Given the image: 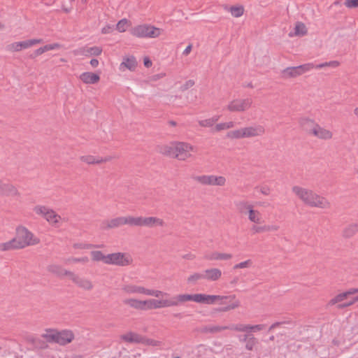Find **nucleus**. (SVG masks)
Wrapping results in <instances>:
<instances>
[{"instance_id": "obj_11", "label": "nucleus", "mask_w": 358, "mask_h": 358, "mask_svg": "<svg viewBox=\"0 0 358 358\" xmlns=\"http://www.w3.org/2000/svg\"><path fill=\"white\" fill-rule=\"evenodd\" d=\"M315 65L313 63H307L297 66H291L285 69L282 71V78L285 79L294 78L311 71Z\"/></svg>"}, {"instance_id": "obj_18", "label": "nucleus", "mask_w": 358, "mask_h": 358, "mask_svg": "<svg viewBox=\"0 0 358 358\" xmlns=\"http://www.w3.org/2000/svg\"><path fill=\"white\" fill-rule=\"evenodd\" d=\"M121 291L123 294L127 295L137 294L145 295V287L132 283H125L122 285Z\"/></svg>"}, {"instance_id": "obj_62", "label": "nucleus", "mask_w": 358, "mask_h": 358, "mask_svg": "<svg viewBox=\"0 0 358 358\" xmlns=\"http://www.w3.org/2000/svg\"><path fill=\"white\" fill-rule=\"evenodd\" d=\"M259 192L264 195H269L271 193V189L268 186H263L260 187Z\"/></svg>"}, {"instance_id": "obj_28", "label": "nucleus", "mask_w": 358, "mask_h": 358, "mask_svg": "<svg viewBox=\"0 0 358 358\" xmlns=\"http://www.w3.org/2000/svg\"><path fill=\"white\" fill-rule=\"evenodd\" d=\"M79 78L85 84H95L100 80V76L92 72H84Z\"/></svg>"}, {"instance_id": "obj_4", "label": "nucleus", "mask_w": 358, "mask_h": 358, "mask_svg": "<svg viewBox=\"0 0 358 358\" xmlns=\"http://www.w3.org/2000/svg\"><path fill=\"white\" fill-rule=\"evenodd\" d=\"M266 134L265 127L255 124L248 127L239 128L238 129L229 131L227 134V137L230 139H242L257 138L264 136Z\"/></svg>"}, {"instance_id": "obj_12", "label": "nucleus", "mask_w": 358, "mask_h": 358, "mask_svg": "<svg viewBox=\"0 0 358 358\" xmlns=\"http://www.w3.org/2000/svg\"><path fill=\"white\" fill-rule=\"evenodd\" d=\"M133 259L129 253L114 252L108 255L107 264L115 265L118 266H127L131 264Z\"/></svg>"}, {"instance_id": "obj_33", "label": "nucleus", "mask_w": 358, "mask_h": 358, "mask_svg": "<svg viewBox=\"0 0 358 358\" xmlns=\"http://www.w3.org/2000/svg\"><path fill=\"white\" fill-rule=\"evenodd\" d=\"M238 212L243 215H247L253 206L247 201H240L236 203Z\"/></svg>"}, {"instance_id": "obj_13", "label": "nucleus", "mask_w": 358, "mask_h": 358, "mask_svg": "<svg viewBox=\"0 0 358 358\" xmlns=\"http://www.w3.org/2000/svg\"><path fill=\"white\" fill-rule=\"evenodd\" d=\"M194 150V147L189 143L183 142L175 143L174 157L179 160L185 161L191 157L190 152Z\"/></svg>"}, {"instance_id": "obj_40", "label": "nucleus", "mask_w": 358, "mask_h": 358, "mask_svg": "<svg viewBox=\"0 0 358 358\" xmlns=\"http://www.w3.org/2000/svg\"><path fill=\"white\" fill-rule=\"evenodd\" d=\"M50 209L45 206L37 205L34 207L33 210L36 215H41L45 219Z\"/></svg>"}, {"instance_id": "obj_32", "label": "nucleus", "mask_w": 358, "mask_h": 358, "mask_svg": "<svg viewBox=\"0 0 358 358\" xmlns=\"http://www.w3.org/2000/svg\"><path fill=\"white\" fill-rule=\"evenodd\" d=\"M15 250H20V248L16 244V241L14 238H12L7 242L0 243V252H6Z\"/></svg>"}, {"instance_id": "obj_10", "label": "nucleus", "mask_w": 358, "mask_h": 358, "mask_svg": "<svg viewBox=\"0 0 358 358\" xmlns=\"http://www.w3.org/2000/svg\"><path fill=\"white\" fill-rule=\"evenodd\" d=\"M252 103L251 98L235 99L229 102L225 109L230 113H243L252 107Z\"/></svg>"}, {"instance_id": "obj_21", "label": "nucleus", "mask_w": 358, "mask_h": 358, "mask_svg": "<svg viewBox=\"0 0 358 358\" xmlns=\"http://www.w3.org/2000/svg\"><path fill=\"white\" fill-rule=\"evenodd\" d=\"M46 271L56 275L57 277L62 278L67 276L69 278L71 271L64 268L61 265L57 264H50L46 266Z\"/></svg>"}, {"instance_id": "obj_61", "label": "nucleus", "mask_w": 358, "mask_h": 358, "mask_svg": "<svg viewBox=\"0 0 358 358\" xmlns=\"http://www.w3.org/2000/svg\"><path fill=\"white\" fill-rule=\"evenodd\" d=\"M289 324V321L276 322L270 326L269 331H271V330L280 327L281 324Z\"/></svg>"}, {"instance_id": "obj_59", "label": "nucleus", "mask_w": 358, "mask_h": 358, "mask_svg": "<svg viewBox=\"0 0 358 358\" xmlns=\"http://www.w3.org/2000/svg\"><path fill=\"white\" fill-rule=\"evenodd\" d=\"M280 229V227L276 224L266 225V232L277 231Z\"/></svg>"}, {"instance_id": "obj_63", "label": "nucleus", "mask_w": 358, "mask_h": 358, "mask_svg": "<svg viewBox=\"0 0 358 358\" xmlns=\"http://www.w3.org/2000/svg\"><path fill=\"white\" fill-rule=\"evenodd\" d=\"M113 30V27L111 25H106L101 29V33L103 34H109Z\"/></svg>"}, {"instance_id": "obj_51", "label": "nucleus", "mask_w": 358, "mask_h": 358, "mask_svg": "<svg viewBox=\"0 0 358 358\" xmlns=\"http://www.w3.org/2000/svg\"><path fill=\"white\" fill-rule=\"evenodd\" d=\"M73 248L74 249L87 250V249H90V248H100V246L94 245L92 244L83 243H74L73 245Z\"/></svg>"}, {"instance_id": "obj_14", "label": "nucleus", "mask_w": 358, "mask_h": 358, "mask_svg": "<svg viewBox=\"0 0 358 358\" xmlns=\"http://www.w3.org/2000/svg\"><path fill=\"white\" fill-rule=\"evenodd\" d=\"M310 136L324 141H331L334 138V132L331 129L322 127L318 123L311 129Z\"/></svg>"}, {"instance_id": "obj_30", "label": "nucleus", "mask_w": 358, "mask_h": 358, "mask_svg": "<svg viewBox=\"0 0 358 358\" xmlns=\"http://www.w3.org/2000/svg\"><path fill=\"white\" fill-rule=\"evenodd\" d=\"M232 258V255L229 253L212 252L206 254L204 259L206 260H229Z\"/></svg>"}, {"instance_id": "obj_35", "label": "nucleus", "mask_w": 358, "mask_h": 358, "mask_svg": "<svg viewBox=\"0 0 358 358\" xmlns=\"http://www.w3.org/2000/svg\"><path fill=\"white\" fill-rule=\"evenodd\" d=\"M92 259L94 262H102L107 264L108 263V255H105L100 250H93L90 252Z\"/></svg>"}, {"instance_id": "obj_45", "label": "nucleus", "mask_w": 358, "mask_h": 358, "mask_svg": "<svg viewBox=\"0 0 358 358\" xmlns=\"http://www.w3.org/2000/svg\"><path fill=\"white\" fill-rule=\"evenodd\" d=\"M102 52V49L100 47L98 46H94L92 48H89L87 50H85L83 52V54L85 56L88 55H94V56H99Z\"/></svg>"}, {"instance_id": "obj_31", "label": "nucleus", "mask_w": 358, "mask_h": 358, "mask_svg": "<svg viewBox=\"0 0 358 358\" xmlns=\"http://www.w3.org/2000/svg\"><path fill=\"white\" fill-rule=\"evenodd\" d=\"M45 220L53 227H57L62 217L54 210L50 209V212L46 215Z\"/></svg>"}, {"instance_id": "obj_1", "label": "nucleus", "mask_w": 358, "mask_h": 358, "mask_svg": "<svg viewBox=\"0 0 358 358\" xmlns=\"http://www.w3.org/2000/svg\"><path fill=\"white\" fill-rule=\"evenodd\" d=\"M194 301L199 303H203L211 305L219 301L220 304H224L228 301L229 304L227 306L222 307L219 309L220 311L227 312L231 310H234L241 306V302L236 299L235 294L231 295H210L205 294H180L172 296V302L176 303L173 306H178L180 303L187 301Z\"/></svg>"}, {"instance_id": "obj_20", "label": "nucleus", "mask_w": 358, "mask_h": 358, "mask_svg": "<svg viewBox=\"0 0 358 358\" xmlns=\"http://www.w3.org/2000/svg\"><path fill=\"white\" fill-rule=\"evenodd\" d=\"M264 327H265L264 324L251 325V324L238 323V324H235V326L233 327L232 328L234 329V331H235L250 333V332H256V331H262L264 329Z\"/></svg>"}, {"instance_id": "obj_19", "label": "nucleus", "mask_w": 358, "mask_h": 358, "mask_svg": "<svg viewBox=\"0 0 358 358\" xmlns=\"http://www.w3.org/2000/svg\"><path fill=\"white\" fill-rule=\"evenodd\" d=\"M358 234V222H350L342 229L341 237L345 239H351Z\"/></svg>"}, {"instance_id": "obj_64", "label": "nucleus", "mask_w": 358, "mask_h": 358, "mask_svg": "<svg viewBox=\"0 0 358 358\" xmlns=\"http://www.w3.org/2000/svg\"><path fill=\"white\" fill-rule=\"evenodd\" d=\"M358 293V287L357 288H350L348 291L345 292L346 296L348 297L350 295H352Z\"/></svg>"}, {"instance_id": "obj_55", "label": "nucleus", "mask_w": 358, "mask_h": 358, "mask_svg": "<svg viewBox=\"0 0 358 358\" xmlns=\"http://www.w3.org/2000/svg\"><path fill=\"white\" fill-rule=\"evenodd\" d=\"M345 6L349 8H355L358 7V0H346L344 3Z\"/></svg>"}, {"instance_id": "obj_8", "label": "nucleus", "mask_w": 358, "mask_h": 358, "mask_svg": "<svg viewBox=\"0 0 358 358\" xmlns=\"http://www.w3.org/2000/svg\"><path fill=\"white\" fill-rule=\"evenodd\" d=\"M132 227H145L148 228L164 227L166 225L163 219L158 217L132 216Z\"/></svg>"}, {"instance_id": "obj_36", "label": "nucleus", "mask_w": 358, "mask_h": 358, "mask_svg": "<svg viewBox=\"0 0 358 358\" xmlns=\"http://www.w3.org/2000/svg\"><path fill=\"white\" fill-rule=\"evenodd\" d=\"M41 336L48 343H57V331L55 329H47Z\"/></svg>"}, {"instance_id": "obj_6", "label": "nucleus", "mask_w": 358, "mask_h": 358, "mask_svg": "<svg viewBox=\"0 0 358 358\" xmlns=\"http://www.w3.org/2000/svg\"><path fill=\"white\" fill-rule=\"evenodd\" d=\"M163 30L151 24H143L133 27L130 32L137 38H155L159 37Z\"/></svg>"}, {"instance_id": "obj_44", "label": "nucleus", "mask_w": 358, "mask_h": 358, "mask_svg": "<svg viewBox=\"0 0 358 358\" xmlns=\"http://www.w3.org/2000/svg\"><path fill=\"white\" fill-rule=\"evenodd\" d=\"M131 26V22L126 18L122 19L116 24V29L119 32H124Z\"/></svg>"}, {"instance_id": "obj_9", "label": "nucleus", "mask_w": 358, "mask_h": 358, "mask_svg": "<svg viewBox=\"0 0 358 358\" xmlns=\"http://www.w3.org/2000/svg\"><path fill=\"white\" fill-rule=\"evenodd\" d=\"M132 216H120L113 217L112 219L104 220L101 224V229L106 231L119 228L124 225H129L132 227Z\"/></svg>"}, {"instance_id": "obj_53", "label": "nucleus", "mask_w": 358, "mask_h": 358, "mask_svg": "<svg viewBox=\"0 0 358 358\" xmlns=\"http://www.w3.org/2000/svg\"><path fill=\"white\" fill-rule=\"evenodd\" d=\"M253 234H261L266 232V225L254 224L251 228Z\"/></svg>"}, {"instance_id": "obj_23", "label": "nucleus", "mask_w": 358, "mask_h": 358, "mask_svg": "<svg viewBox=\"0 0 358 358\" xmlns=\"http://www.w3.org/2000/svg\"><path fill=\"white\" fill-rule=\"evenodd\" d=\"M235 326V324H231L228 326H221V325H214L210 324L206 325L201 329V332L205 334H217L222 331L229 329L234 331L233 327Z\"/></svg>"}, {"instance_id": "obj_17", "label": "nucleus", "mask_w": 358, "mask_h": 358, "mask_svg": "<svg viewBox=\"0 0 358 358\" xmlns=\"http://www.w3.org/2000/svg\"><path fill=\"white\" fill-rule=\"evenodd\" d=\"M69 279L80 289L85 291H91L94 288V284L91 280L80 276L71 271Z\"/></svg>"}, {"instance_id": "obj_24", "label": "nucleus", "mask_w": 358, "mask_h": 358, "mask_svg": "<svg viewBox=\"0 0 358 358\" xmlns=\"http://www.w3.org/2000/svg\"><path fill=\"white\" fill-rule=\"evenodd\" d=\"M143 336L134 331H128L120 336V339L129 343H141Z\"/></svg>"}, {"instance_id": "obj_7", "label": "nucleus", "mask_w": 358, "mask_h": 358, "mask_svg": "<svg viewBox=\"0 0 358 358\" xmlns=\"http://www.w3.org/2000/svg\"><path fill=\"white\" fill-rule=\"evenodd\" d=\"M191 178L197 183L205 186L223 187L227 183V179L222 176L215 175H192Z\"/></svg>"}, {"instance_id": "obj_54", "label": "nucleus", "mask_w": 358, "mask_h": 358, "mask_svg": "<svg viewBox=\"0 0 358 358\" xmlns=\"http://www.w3.org/2000/svg\"><path fill=\"white\" fill-rule=\"evenodd\" d=\"M194 84L195 83L193 80H188L180 87V89L182 92H185L188 89L191 88L192 87H193Z\"/></svg>"}, {"instance_id": "obj_58", "label": "nucleus", "mask_w": 358, "mask_h": 358, "mask_svg": "<svg viewBox=\"0 0 358 358\" xmlns=\"http://www.w3.org/2000/svg\"><path fill=\"white\" fill-rule=\"evenodd\" d=\"M254 336L251 334L247 333L243 336L239 337L240 342H245V343Z\"/></svg>"}, {"instance_id": "obj_34", "label": "nucleus", "mask_w": 358, "mask_h": 358, "mask_svg": "<svg viewBox=\"0 0 358 358\" xmlns=\"http://www.w3.org/2000/svg\"><path fill=\"white\" fill-rule=\"evenodd\" d=\"M205 280L203 272H194L189 275L187 278V282L189 285H196L199 281Z\"/></svg>"}, {"instance_id": "obj_39", "label": "nucleus", "mask_w": 358, "mask_h": 358, "mask_svg": "<svg viewBox=\"0 0 358 358\" xmlns=\"http://www.w3.org/2000/svg\"><path fill=\"white\" fill-rule=\"evenodd\" d=\"M219 118H220V116L216 115V116H213L210 118L199 120L198 123H199V125L201 127L208 128V127H213L214 125V124L218 121Z\"/></svg>"}, {"instance_id": "obj_27", "label": "nucleus", "mask_w": 358, "mask_h": 358, "mask_svg": "<svg viewBox=\"0 0 358 358\" xmlns=\"http://www.w3.org/2000/svg\"><path fill=\"white\" fill-rule=\"evenodd\" d=\"M247 215L248 220L254 224H261L264 222L262 213L258 210L254 209V206L249 210Z\"/></svg>"}, {"instance_id": "obj_3", "label": "nucleus", "mask_w": 358, "mask_h": 358, "mask_svg": "<svg viewBox=\"0 0 358 358\" xmlns=\"http://www.w3.org/2000/svg\"><path fill=\"white\" fill-rule=\"evenodd\" d=\"M123 303L136 310H146L171 307L176 303L172 302V297H171L169 299H150L143 301L135 298H128L123 300Z\"/></svg>"}, {"instance_id": "obj_22", "label": "nucleus", "mask_w": 358, "mask_h": 358, "mask_svg": "<svg viewBox=\"0 0 358 358\" xmlns=\"http://www.w3.org/2000/svg\"><path fill=\"white\" fill-rule=\"evenodd\" d=\"M74 339V334L71 330L57 331V343L60 345H66Z\"/></svg>"}, {"instance_id": "obj_50", "label": "nucleus", "mask_w": 358, "mask_h": 358, "mask_svg": "<svg viewBox=\"0 0 358 358\" xmlns=\"http://www.w3.org/2000/svg\"><path fill=\"white\" fill-rule=\"evenodd\" d=\"M161 342L159 341H156L154 339L146 338L145 336L142 337V342L141 344H143L145 345H151V346H160Z\"/></svg>"}, {"instance_id": "obj_5", "label": "nucleus", "mask_w": 358, "mask_h": 358, "mask_svg": "<svg viewBox=\"0 0 358 358\" xmlns=\"http://www.w3.org/2000/svg\"><path fill=\"white\" fill-rule=\"evenodd\" d=\"M20 249L25 248L39 243V238L23 226H19L16 229V235L13 238Z\"/></svg>"}, {"instance_id": "obj_25", "label": "nucleus", "mask_w": 358, "mask_h": 358, "mask_svg": "<svg viewBox=\"0 0 358 358\" xmlns=\"http://www.w3.org/2000/svg\"><path fill=\"white\" fill-rule=\"evenodd\" d=\"M204 278L208 281H217L222 276V271L217 268H210L203 271Z\"/></svg>"}, {"instance_id": "obj_37", "label": "nucleus", "mask_w": 358, "mask_h": 358, "mask_svg": "<svg viewBox=\"0 0 358 358\" xmlns=\"http://www.w3.org/2000/svg\"><path fill=\"white\" fill-rule=\"evenodd\" d=\"M306 34H307V29H306L305 24L302 22H299L295 25L294 33V34L289 33V36L291 37L293 36H302L306 35Z\"/></svg>"}, {"instance_id": "obj_56", "label": "nucleus", "mask_w": 358, "mask_h": 358, "mask_svg": "<svg viewBox=\"0 0 358 358\" xmlns=\"http://www.w3.org/2000/svg\"><path fill=\"white\" fill-rule=\"evenodd\" d=\"M44 46L45 48L46 52L49 51V50L59 49V48H61L62 47V45L61 44L58 43H52V44H48V45H45Z\"/></svg>"}, {"instance_id": "obj_57", "label": "nucleus", "mask_w": 358, "mask_h": 358, "mask_svg": "<svg viewBox=\"0 0 358 358\" xmlns=\"http://www.w3.org/2000/svg\"><path fill=\"white\" fill-rule=\"evenodd\" d=\"M46 52L45 46L41 47L38 49L36 50L34 54L31 56L32 58H34L37 56H39Z\"/></svg>"}, {"instance_id": "obj_38", "label": "nucleus", "mask_w": 358, "mask_h": 358, "mask_svg": "<svg viewBox=\"0 0 358 358\" xmlns=\"http://www.w3.org/2000/svg\"><path fill=\"white\" fill-rule=\"evenodd\" d=\"M159 152H160V153H162L163 155L171 156V157H174L175 143H171L170 145H162L161 147H159Z\"/></svg>"}, {"instance_id": "obj_29", "label": "nucleus", "mask_w": 358, "mask_h": 358, "mask_svg": "<svg viewBox=\"0 0 358 358\" xmlns=\"http://www.w3.org/2000/svg\"><path fill=\"white\" fill-rule=\"evenodd\" d=\"M300 126L309 134L313 128L317 124V122L313 119L307 117H301L299 120Z\"/></svg>"}, {"instance_id": "obj_42", "label": "nucleus", "mask_w": 358, "mask_h": 358, "mask_svg": "<svg viewBox=\"0 0 358 358\" xmlns=\"http://www.w3.org/2000/svg\"><path fill=\"white\" fill-rule=\"evenodd\" d=\"M229 11L234 17H240L244 13V7L243 6H233L229 8Z\"/></svg>"}, {"instance_id": "obj_60", "label": "nucleus", "mask_w": 358, "mask_h": 358, "mask_svg": "<svg viewBox=\"0 0 358 358\" xmlns=\"http://www.w3.org/2000/svg\"><path fill=\"white\" fill-rule=\"evenodd\" d=\"M223 130H227L225 128L224 122L218 123L213 129V131L219 132Z\"/></svg>"}, {"instance_id": "obj_49", "label": "nucleus", "mask_w": 358, "mask_h": 358, "mask_svg": "<svg viewBox=\"0 0 358 358\" xmlns=\"http://www.w3.org/2000/svg\"><path fill=\"white\" fill-rule=\"evenodd\" d=\"M339 65H340L339 62L334 60V61H330V62H324V63H321L320 64L315 65L314 68H315V69H322V68L327 67V66L333 67V68H336Z\"/></svg>"}, {"instance_id": "obj_46", "label": "nucleus", "mask_w": 358, "mask_h": 358, "mask_svg": "<svg viewBox=\"0 0 358 358\" xmlns=\"http://www.w3.org/2000/svg\"><path fill=\"white\" fill-rule=\"evenodd\" d=\"M252 264H253V262H252V259H247L244 262H242L235 264L233 266V269L237 270V269L249 268L252 266Z\"/></svg>"}, {"instance_id": "obj_15", "label": "nucleus", "mask_w": 358, "mask_h": 358, "mask_svg": "<svg viewBox=\"0 0 358 358\" xmlns=\"http://www.w3.org/2000/svg\"><path fill=\"white\" fill-rule=\"evenodd\" d=\"M0 196L18 198L21 196V193L14 184L0 178Z\"/></svg>"}, {"instance_id": "obj_2", "label": "nucleus", "mask_w": 358, "mask_h": 358, "mask_svg": "<svg viewBox=\"0 0 358 358\" xmlns=\"http://www.w3.org/2000/svg\"><path fill=\"white\" fill-rule=\"evenodd\" d=\"M292 192L306 206L320 209L331 207V203L326 197L311 189L295 185L292 187Z\"/></svg>"}, {"instance_id": "obj_47", "label": "nucleus", "mask_w": 358, "mask_h": 358, "mask_svg": "<svg viewBox=\"0 0 358 358\" xmlns=\"http://www.w3.org/2000/svg\"><path fill=\"white\" fill-rule=\"evenodd\" d=\"M88 262H89V259L87 257H79V258L71 257H69V258L66 259L64 261V263L66 264L78 263V262L85 264Z\"/></svg>"}, {"instance_id": "obj_48", "label": "nucleus", "mask_w": 358, "mask_h": 358, "mask_svg": "<svg viewBox=\"0 0 358 358\" xmlns=\"http://www.w3.org/2000/svg\"><path fill=\"white\" fill-rule=\"evenodd\" d=\"M347 298L345 292L337 294L336 296L332 298L328 303L329 306H334L339 302L343 301Z\"/></svg>"}, {"instance_id": "obj_52", "label": "nucleus", "mask_w": 358, "mask_h": 358, "mask_svg": "<svg viewBox=\"0 0 358 358\" xmlns=\"http://www.w3.org/2000/svg\"><path fill=\"white\" fill-rule=\"evenodd\" d=\"M258 340L253 336L245 343V349L252 351L254 350L255 346L258 344Z\"/></svg>"}, {"instance_id": "obj_26", "label": "nucleus", "mask_w": 358, "mask_h": 358, "mask_svg": "<svg viewBox=\"0 0 358 358\" xmlns=\"http://www.w3.org/2000/svg\"><path fill=\"white\" fill-rule=\"evenodd\" d=\"M137 66V61L134 56L124 57L122 62L120 64V69L123 71L127 69L130 71H134Z\"/></svg>"}, {"instance_id": "obj_16", "label": "nucleus", "mask_w": 358, "mask_h": 358, "mask_svg": "<svg viewBox=\"0 0 358 358\" xmlns=\"http://www.w3.org/2000/svg\"><path fill=\"white\" fill-rule=\"evenodd\" d=\"M43 41L41 38H34L20 42H14L6 46V50L11 52H20L24 49L29 48L36 44L42 43Z\"/></svg>"}, {"instance_id": "obj_43", "label": "nucleus", "mask_w": 358, "mask_h": 358, "mask_svg": "<svg viewBox=\"0 0 358 358\" xmlns=\"http://www.w3.org/2000/svg\"><path fill=\"white\" fill-rule=\"evenodd\" d=\"M145 295L147 296H152L157 298H159L160 296H169V294L166 292H164L159 289H148L145 288Z\"/></svg>"}, {"instance_id": "obj_41", "label": "nucleus", "mask_w": 358, "mask_h": 358, "mask_svg": "<svg viewBox=\"0 0 358 358\" xmlns=\"http://www.w3.org/2000/svg\"><path fill=\"white\" fill-rule=\"evenodd\" d=\"M80 160L88 165L99 164V157L93 155L81 156Z\"/></svg>"}]
</instances>
